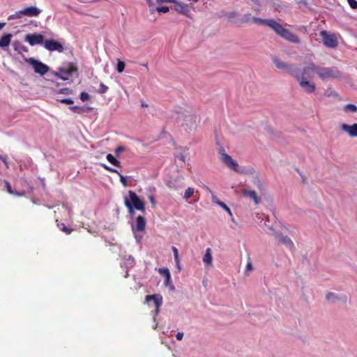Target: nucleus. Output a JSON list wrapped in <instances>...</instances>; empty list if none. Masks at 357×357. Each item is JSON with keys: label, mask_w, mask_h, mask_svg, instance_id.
Masks as SVG:
<instances>
[{"label": "nucleus", "mask_w": 357, "mask_h": 357, "mask_svg": "<svg viewBox=\"0 0 357 357\" xmlns=\"http://www.w3.org/2000/svg\"><path fill=\"white\" fill-rule=\"evenodd\" d=\"M316 73V64L310 63L302 69L295 67L292 76L298 82L300 87L307 93H312L316 90V84L313 82Z\"/></svg>", "instance_id": "1"}, {"label": "nucleus", "mask_w": 357, "mask_h": 357, "mask_svg": "<svg viewBox=\"0 0 357 357\" xmlns=\"http://www.w3.org/2000/svg\"><path fill=\"white\" fill-rule=\"evenodd\" d=\"M177 124L185 131L195 130L198 126L199 118L195 114L185 110L177 112Z\"/></svg>", "instance_id": "2"}, {"label": "nucleus", "mask_w": 357, "mask_h": 357, "mask_svg": "<svg viewBox=\"0 0 357 357\" xmlns=\"http://www.w3.org/2000/svg\"><path fill=\"white\" fill-rule=\"evenodd\" d=\"M128 196L124 197V204L128 209L129 213L133 215L135 209L142 212L145 211V204L138 195L133 191H128Z\"/></svg>", "instance_id": "3"}, {"label": "nucleus", "mask_w": 357, "mask_h": 357, "mask_svg": "<svg viewBox=\"0 0 357 357\" xmlns=\"http://www.w3.org/2000/svg\"><path fill=\"white\" fill-rule=\"evenodd\" d=\"M270 28L273 29L280 38L294 44H299L301 40L298 36L284 28L278 22H271Z\"/></svg>", "instance_id": "4"}, {"label": "nucleus", "mask_w": 357, "mask_h": 357, "mask_svg": "<svg viewBox=\"0 0 357 357\" xmlns=\"http://www.w3.org/2000/svg\"><path fill=\"white\" fill-rule=\"evenodd\" d=\"M316 73L322 80L341 77V73L337 68L321 67L317 65H316Z\"/></svg>", "instance_id": "5"}, {"label": "nucleus", "mask_w": 357, "mask_h": 357, "mask_svg": "<svg viewBox=\"0 0 357 357\" xmlns=\"http://www.w3.org/2000/svg\"><path fill=\"white\" fill-rule=\"evenodd\" d=\"M58 70L59 72L55 73V76L66 81L69 79L73 73L77 71V67L73 63H68L66 67L59 68Z\"/></svg>", "instance_id": "6"}, {"label": "nucleus", "mask_w": 357, "mask_h": 357, "mask_svg": "<svg viewBox=\"0 0 357 357\" xmlns=\"http://www.w3.org/2000/svg\"><path fill=\"white\" fill-rule=\"evenodd\" d=\"M221 155V161L229 169L234 170L236 172H241L239 169L238 165L236 160H234L229 155L225 153L222 149L220 153Z\"/></svg>", "instance_id": "7"}, {"label": "nucleus", "mask_w": 357, "mask_h": 357, "mask_svg": "<svg viewBox=\"0 0 357 357\" xmlns=\"http://www.w3.org/2000/svg\"><path fill=\"white\" fill-rule=\"evenodd\" d=\"M26 61L32 66L34 69V72L40 75H45L50 70L49 67L46 64L33 58H29Z\"/></svg>", "instance_id": "8"}, {"label": "nucleus", "mask_w": 357, "mask_h": 357, "mask_svg": "<svg viewBox=\"0 0 357 357\" xmlns=\"http://www.w3.org/2000/svg\"><path fill=\"white\" fill-rule=\"evenodd\" d=\"M324 44L330 48L336 47L338 45L337 37L335 34L328 33L326 31H321L320 33Z\"/></svg>", "instance_id": "9"}, {"label": "nucleus", "mask_w": 357, "mask_h": 357, "mask_svg": "<svg viewBox=\"0 0 357 357\" xmlns=\"http://www.w3.org/2000/svg\"><path fill=\"white\" fill-rule=\"evenodd\" d=\"M273 62L278 69L283 70L284 72L289 73L292 76L294 70L295 68L294 65L287 63L276 56L273 58Z\"/></svg>", "instance_id": "10"}, {"label": "nucleus", "mask_w": 357, "mask_h": 357, "mask_svg": "<svg viewBox=\"0 0 357 357\" xmlns=\"http://www.w3.org/2000/svg\"><path fill=\"white\" fill-rule=\"evenodd\" d=\"M174 10L178 13L190 17V6L185 3L174 0Z\"/></svg>", "instance_id": "11"}, {"label": "nucleus", "mask_w": 357, "mask_h": 357, "mask_svg": "<svg viewBox=\"0 0 357 357\" xmlns=\"http://www.w3.org/2000/svg\"><path fill=\"white\" fill-rule=\"evenodd\" d=\"M44 47L45 49L52 52L57 51L59 52H62L63 51V45L59 42L53 39L45 40Z\"/></svg>", "instance_id": "12"}, {"label": "nucleus", "mask_w": 357, "mask_h": 357, "mask_svg": "<svg viewBox=\"0 0 357 357\" xmlns=\"http://www.w3.org/2000/svg\"><path fill=\"white\" fill-rule=\"evenodd\" d=\"M25 40L31 46L44 43V36L40 33L27 34Z\"/></svg>", "instance_id": "13"}, {"label": "nucleus", "mask_w": 357, "mask_h": 357, "mask_svg": "<svg viewBox=\"0 0 357 357\" xmlns=\"http://www.w3.org/2000/svg\"><path fill=\"white\" fill-rule=\"evenodd\" d=\"M341 129L347 132L350 137H357V123L353 125L342 123Z\"/></svg>", "instance_id": "14"}, {"label": "nucleus", "mask_w": 357, "mask_h": 357, "mask_svg": "<svg viewBox=\"0 0 357 357\" xmlns=\"http://www.w3.org/2000/svg\"><path fill=\"white\" fill-rule=\"evenodd\" d=\"M145 301L146 303L153 301L155 305L156 312H158L159 307L161 306L162 303V297L160 294L147 295L145 297Z\"/></svg>", "instance_id": "15"}, {"label": "nucleus", "mask_w": 357, "mask_h": 357, "mask_svg": "<svg viewBox=\"0 0 357 357\" xmlns=\"http://www.w3.org/2000/svg\"><path fill=\"white\" fill-rule=\"evenodd\" d=\"M276 238L279 243L288 247L290 250L294 249L293 241L287 236H283L282 234H277Z\"/></svg>", "instance_id": "16"}, {"label": "nucleus", "mask_w": 357, "mask_h": 357, "mask_svg": "<svg viewBox=\"0 0 357 357\" xmlns=\"http://www.w3.org/2000/svg\"><path fill=\"white\" fill-rule=\"evenodd\" d=\"M23 16L36 17L40 15L41 10L36 6L26 7L22 10Z\"/></svg>", "instance_id": "17"}, {"label": "nucleus", "mask_w": 357, "mask_h": 357, "mask_svg": "<svg viewBox=\"0 0 357 357\" xmlns=\"http://www.w3.org/2000/svg\"><path fill=\"white\" fill-rule=\"evenodd\" d=\"M146 220L145 218L142 215H138L136 218V223L133 230L138 231H143L146 228Z\"/></svg>", "instance_id": "18"}, {"label": "nucleus", "mask_w": 357, "mask_h": 357, "mask_svg": "<svg viewBox=\"0 0 357 357\" xmlns=\"http://www.w3.org/2000/svg\"><path fill=\"white\" fill-rule=\"evenodd\" d=\"M243 196H245L246 197H249L250 199H252L254 201L255 204L257 205L259 204V199L255 191L250 190H244L243 191Z\"/></svg>", "instance_id": "19"}, {"label": "nucleus", "mask_w": 357, "mask_h": 357, "mask_svg": "<svg viewBox=\"0 0 357 357\" xmlns=\"http://www.w3.org/2000/svg\"><path fill=\"white\" fill-rule=\"evenodd\" d=\"M13 35L11 33H6L0 38V47L6 48L9 46Z\"/></svg>", "instance_id": "20"}, {"label": "nucleus", "mask_w": 357, "mask_h": 357, "mask_svg": "<svg viewBox=\"0 0 357 357\" xmlns=\"http://www.w3.org/2000/svg\"><path fill=\"white\" fill-rule=\"evenodd\" d=\"M213 261L212 251L210 248H206L205 255L203 257V262L206 265H211Z\"/></svg>", "instance_id": "21"}, {"label": "nucleus", "mask_w": 357, "mask_h": 357, "mask_svg": "<svg viewBox=\"0 0 357 357\" xmlns=\"http://www.w3.org/2000/svg\"><path fill=\"white\" fill-rule=\"evenodd\" d=\"M252 22L255 24H264L268 27H270L271 22H276L273 19H268V20H263L259 17H252Z\"/></svg>", "instance_id": "22"}, {"label": "nucleus", "mask_w": 357, "mask_h": 357, "mask_svg": "<svg viewBox=\"0 0 357 357\" xmlns=\"http://www.w3.org/2000/svg\"><path fill=\"white\" fill-rule=\"evenodd\" d=\"M158 273L163 275L165 278V284H167L171 279L170 272L167 268H160L158 269Z\"/></svg>", "instance_id": "23"}, {"label": "nucleus", "mask_w": 357, "mask_h": 357, "mask_svg": "<svg viewBox=\"0 0 357 357\" xmlns=\"http://www.w3.org/2000/svg\"><path fill=\"white\" fill-rule=\"evenodd\" d=\"M106 158L113 165H114L116 167H121L120 161H119L117 159H116L112 154L108 153L106 156Z\"/></svg>", "instance_id": "24"}, {"label": "nucleus", "mask_w": 357, "mask_h": 357, "mask_svg": "<svg viewBox=\"0 0 357 357\" xmlns=\"http://www.w3.org/2000/svg\"><path fill=\"white\" fill-rule=\"evenodd\" d=\"M57 226L61 231H63L66 234H70L73 231V229L66 227V225L64 223H58Z\"/></svg>", "instance_id": "25"}, {"label": "nucleus", "mask_w": 357, "mask_h": 357, "mask_svg": "<svg viewBox=\"0 0 357 357\" xmlns=\"http://www.w3.org/2000/svg\"><path fill=\"white\" fill-rule=\"evenodd\" d=\"M195 193V189L193 188H188L184 192V198L185 199H190Z\"/></svg>", "instance_id": "26"}, {"label": "nucleus", "mask_w": 357, "mask_h": 357, "mask_svg": "<svg viewBox=\"0 0 357 357\" xmlns=\"http://www.w3.org/2000/svg\"><path fill=\"white\" fill-rule=\"evenodd\" d=\"M344 110L345 111H349V112H357V107L354 105V104H347L345 106H344Z\"/></svg>", "instance_id": "27"}, {"label": "nucleus", "mask_w": 357, "mask_h": 357, "mask_svg": "<svg viewBox=\"0 0 357 357\" xmlns=\"http://www.w3.org/2000/svg\"><path fill=\"white\" fill-rule=\"evenodd\" d=\"M125 66H126V64H125L124 61L119 60L117 62V65H116L117 71L120 73L123 72V70L125 69Z\"/></svg>", "instance_id": "28"}, {"label": "nucleus", "mask_w": 357, "mask_h": 357, "mask_svg": "<svg viewBox=\"0 0 357 357\" xmlns=\"http://www.w3.org/2000/svg\"><path fill=\"white\" fill-rule=\"evenodd\" d=\"M22 16H23V14H22V10H21L16 12L15 14L9 15L8 17V20H14V19H17V18H21V17H22Z\"/></svg>", "instance_id": "29"}, {"label": "nucleus", "mask_w": 357, "mask_h": 357, "mask_svg": "<svg viewBox=\"0 0 357 357\" xmlns=\"http://www.w3.org/2000/svg\"><path fill=\"white\" fill-rule=\"evenodd\" d=\"M108 89H109V88L107 86H106L103 83H100V87L98 90V92L99 93L103 94V93H105L108 91Z\"/></svg>", "instance_id": "30"}, {"label": "nucleus", "mask_w": 357, "mask_h": 357, "mask_svg": "<svg viewBox=\"0 0 357 357\" xmlns=\"http://www.w3.org/2000/svg\"><path fill=\"white\" fill-rule=\"evenodd\" d=\"M219 206H220L222 208H224L230 215H232V213L230 208L222 202H217Z\"/></svg>", "instance_id": "31"}, {"label": "nucleus", "mask_w": 357, "mask_h": 357, "mask_svg": "<svg viewBox=\"0 0 357 357\" xmlns=\"http://www.w3.org/2000/svg\"><path fill=\"white\" fill-rule=\"evenodd\" d=\"M156 10L158 13H166L169 11V8L168 6H159L156 8Z\"/></svg>", "instance_id": "32"}, {"label": "nucleus", "mask_w": 357, "mask_h": 357, "mask_svg": "<svg viewBox=\"0 0 357 357\" xmlns=\"http://www.w3.org/2000/svg\"><path fill=\"white\" fill-rule=\"evenodd\" d=\"M59 93L69 95L73 93V90L69 88H63L59 91Z\"/></svg>", "instance_id": "33"}, {"label": "nucleus", "mask_w": 357, "mask_h": 357, "mask_svg": "<svg viewBox=\"0 0 357 357\" xmlns=\"http://www.w3.org/2000/svg\"><path fill=\"white\" fill-rule=\"evenodd\" d=\"M79 97H80V99L82 100V101H83V102L89 100L90 98L89 95L86 92H82L80 93Z\"/></svg>", "instance_id": "34"}, {"label": "nucleus", "mask_w": 357, "mask_h": 357, "mask_svg": "<svg viewBox=\"0 0 357 357\" xmlns=\"http://www.w3.org/2000/svg\"><path fill=\"white\" fill-rule=\"evenodd\" d=\"M125 150H126V148H125V146H117V147L115 149V153H116V156H119V154H120L121 152L124 151Z\"/></svg>", "instance_id": "35"}, {"label": "nucleus", "mask_w": 357, "mask_h": 357, "mask_svg": "<svg viewBox=\"0 0 357 357\" xmlns=\"http://www.w3.org/2000/svg\"><path fill=\"white\" fill-rule=\"evenodd\" d=\"M5 184H6V188L7 192L10 195H14L15 193L12 189L10 183L8 181H5Z\"/></svg>", "instance_id": "36"}, {"label": "nucleus", "mask_w": 357, "mask_h": 357, "mask_svg": "<svg viewBox=\"0 0 357 357\" xmlns=\"http://www.w3.org/2000/svg\"><path fill=\"white\" fill-rule=\"evenodd\" d=\"M119 177H120V181L121 182V183L126 187L127 186L128 183H127V178L126 177H125L124 176H123L119 172V174H117Z\"/></svg>", "instance_id": "37"}, {"label": "nucleus", "mask_w": 357, "mask_h": 357, "mask_svg": "<svg viewBox=\"0 0 357 357\" xmlns=\"http://www.w3.org/2000/svg\"><path fill=\"white\" fill-rule=\"evenodd\" d=\"M347 2L351 8H357V1L356 0H347Z\"/></svg>", "instance_id": "38"}, {"label": "nucleus", "mask_w": 357, "mask_h": 357, "mask_svg": "<svg viewBox=\"0 0 357 357\" xmlns=\"http://www.w3.org/2000/svg\"><path fill=\"white\" fill-rule=\"evenodd\" d=\"M102 167L107 171L110 172H114V173H116V174H119V171L116 169H114L112 167H109L108 165H102Z\"/></svg>", "instance_id": "39"}, {"label": "nucleus", "mask_w": 357, "mask_h": 357, "mask_svg": "<svg viewBox=\"0 0 357 357\" xmlns=\"http://www.w3.org/2000/svg\"><path fill=\"white\" fill-rule=\"evenodd\" d=\"M61 102L67 104V105H71L73 103V100L71 98H63L59 100Z\"/></svg>", "instance_id": "40"}, {"label": "nucleus", "mask_w": 357, "mask_h": 357, "mask_svg": "<svg viewBox=\"0 0 357 357\" xmlns=\"http://www.w3.org/2000/svg\"><path fill=\"white\" fill-rule=\"evenodd\" d=\"M70 109L73 112L80 113L82 111V109L77 106H73L70 107Z\"/></svg>", "instance_id": "41"}, {"label": "nucleus", "mask_w": 357, "mask_h": 357, "mask_svg": "<svg viewBox=\"0 0 357 357\" xmlns=\"http://www.w3.org/2000/svg\"><path fill=\"white\" fill-rule=\"evenodd\" d=\"M156 2L158 3H174V0H156Z\"/></svg>", "instance_id": "42"}, {"label": "nucleus", "mask_w": 357, "mask_h": 357, "mask_svg": "<svg viewBox=\"0 0 357 357\" xmlns=\"http://www.w3.org/2000/svg\"><path fill=\"white\" fill-rule=\"evenodd\" d=\"M174 261L178 266V268L180 270L181 268H180V266H179V257H178V255H174Z\"/></svg>", "instance_id": "43"}, {"label": "nucleus", "mask_w": 357, "mask_h": 357, "mask_svg": "<svg viewBox=\"0 0 357 357\" xmlns=\"http://www.w3.org/2000/svg\"><path fill=\"white\" fill-rule=\"evenodd\" d=\"M149 199L150 202L152 204L153 206L154 207L156 204L154 197L153 195H150L149 197Z\"/></svg>", "instance_id": "44"}, {"label": "nucleus", "mask_w": 357, "mask_h": 357, "mask_svg": "<svg viewBox=\"0 0 357 357\" xmlns=\"http://www.w3.org/2000/svg\"><path fill=\"white\" fill-rule=\"evenodd\" d=\"M176 337L178 340H181L183 337V333L182 332H178L176 335Z\"/></svg>", "instance_id": "45"}, {"label": "nucleus", "mask_w": 357, "mask_h": 357, "mask_svg": "<svg viewBox=\"0 0 357 357\" xmlns=\"http://www.w3.org/2000/svg\"><path fill=\"white\" fill-rule=\"evenodd\" d=\"M172 252L174 253V255H178V249L176 247L172 246Z\"/></svg>", "instance_id": "46"}, {"label": "nucleus", "mask_w": 357, "mask_h": 357, "mask_svg": "<svg viewBox=\"0 0 357 357\" xmlns=\"http://www.w3.org/2000/svg\"><path fill=\"white\" fill-rule=\"evenodd\" d=\"M333 297H334V294L333 293H328L326 295V299L328 300V301H330Z\"/></svg>", "instance_id": "47"}, {"label": "nucleus", "mask_w": 357, "mask_h": 357, "mask_svg": "<svg viewBox=\"0 0 357 357\" xmlns=\"http://www.w3.org/2000/svg\"><path fill=\"white\" fill-rule=\"evenodd\" d=\"M246 270L247 271H251L252 270V266L251 264V263H248L246 266Z\"/></svg>", "instance_id": "48"}, {"label": "nucleus", "mask_w": 357, "mask_h": 357, "mask_svg": "<svg viewBox=\"0 0 357 357\" xmlns=\"http://www.w3.org/2000/svg\"><path fill=\"white\" fill-rule=\"evenodd\" d=\"M146 2H147L148 5H149L150 7L154 5V3H153V2L152 1V0H146Z\"/></svg>", "instance_id": "49"}, {"label": "nucleus", "mask_w": 357, "mask_h": 357, "mask_svg": "<svg viewBox=\"0 0 357 357\" xmlns=\"http://www.w3.org/2000/svg\"><path fill=\"white\" fill-rule=\"evenodd\" d=\"M235 15H236V13H235L234 12H231V13H229L228 14V17H229V18H231V17H234Z\"/></svg>", "instance_id": "50"}, {"label": "nucleus", "mask_w": 357, "mask_h": 357, "mask_svg": "<svg viewBox=\"0 0 357 357\" xmlns=\"http://www.w3.org/2000/svg\"><path fill=\"white\" fill-rule=\"evenodd\" d=\"M6 26V22H0V30Z\"/></svg>", "instance_id": "51"}, {"label": "nucleus", "mask_w": 357, "mask_h": 357, "mask_svg": "<svg viewBox=\"0 0 357 357\" xmlns=\"http://www.w3.org/2000/svg\"><path fill=\"white\" fill-rule=\"evenodd\" d=\"M0 160H3V162L6 163V165L8 164L5 158H3V157L1 155H0Z\"/></svg>", "instance_id": "52"}, {"label": "nucleus", "mask_w": 357, "mask_h": 357, "mask_svg": "<svg viewBox=\"0 0 357 357\" xmlns=\"http://www.w3.org/2000/svg\"><path fill=\"white\" fill-rule=\"evenodd\" d=\"M208 190L212 194V195H213V192H212L211 190H210L208 188H207ZM213 197H215L214 196H213Z\"/></svg>", "instance_id": "53"}, {"label": "nucleus", "mask_w": 357, "mask_h": 357, "mask_svg": "<svg viewBox=\"0 0 357 357\" xmlns=\"http://www.w3.org/2000/svg\"><path fill=\"white\" fill-rule=\"evenodd\" d=\"M22 48L24 50V51H27V48L25 47V46H22Z\"/></svg>", "instance_id": "54"}, {"label": "nucleus", "mask_w": 357, "mask_h": 357, "mask_svg": "<svg viewBox=\"0 0 357 357\" xmlns=\"http://www.w3.org/2000/svg\"><path fill=\"white\" fill-rule=\"evenodd\" d=\"M142 107H147L148 105L144 102L142 103Z\"/></svg>", "instance_id": "55"}, {"label": "nucleus", "mask_w": 357, "mask_h": 357, "mask_svg": "<svg viewBox=\"0 0 357 357\" xmlns=\"http://www.w3.org/2000/svg\"><path fill=\"white\" fill-rule=\"evenodd\" d=\"M181 160H182L183 161H184V156H183V155H182V156L181 157Z\"/></svg>", "instance_id": "56"}, {"label": "nucleus", "mask_w": 357, "mask_h": 357, "mask_svg": "<svg viewBox=\"0 0 357 357\" xmlns=\"http://www.w3.org/2000/svg\"><path fill=\"white\" fill-rule=\"evenodd\" d=\"M144 67H147L148 64L147 63L143 65Z\"/></svg>", "instance_id": "57"}, {"label": "nucleus", "mask_w": 357, "mask_h": 357, "mask_svg": "<svg viewBox=\"0 0 357 357\" xmlns=\"http://www.w3.org/2000/svg\"><path fill=\"white\" fill-rule=\"evenodd\" d=\"M17 195H22V193H16Z\"/></svg>", "instance_id": "58"}]
</instances>
